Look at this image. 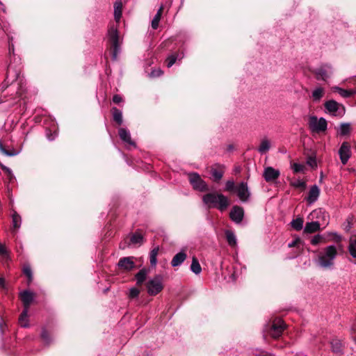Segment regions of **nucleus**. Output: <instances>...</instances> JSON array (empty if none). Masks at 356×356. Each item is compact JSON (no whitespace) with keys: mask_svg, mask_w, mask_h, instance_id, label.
<instances>
[{"mask_svg":"<svg viewBox=\"0 0 356 356\" xmlns=\"http://www.w3.org/2000/svg\"><path fill=\"white\" fill-rule=\"evenodd\" d=\"M163 10V6H161L159 8V9L157 10L156 14L154 15V17L152 21L151 26H152V28L154 30L157 29V28L159 27V22L161 18Z\"/></svg>","mask_w":356,"mask_h":356,"instance_id":"nucleus-28","label":"nucleus"},{"mask_svg":"<svg viewBox=\"0 0 356 356\" xmlns=\"http://www.w3.org/2000/svg\"><path fill=\"white\" fill-rule=\"evenodd\" d=\"M191 270L195 275H199L202 271L201 266L196 257H193L191 265Z\"/></svg>","mask_w":356,"mask_h":356,"instance_id":"nucleus-33","label":"nucleus"},{"mask_svg":"<svg viewBox=\"0 0 356 356\" xmlns=\"http://www.w3.org/2000/svg\"><path fill=\"white\" fill-rule=\"evenodd\" d=\"M177 58H178V55H177V54H172V55L169 56L166 59L167 67H172L173 65V64L176 62Z\"/></svg>","mask_w":356,"mask_h":356,"instance_id":"nucleus-40","label":"nucleus"},{"mask_svg":"<svg viewBox=\"0 0 356 356\" xmlns=\"http://www.w3.org/2000/svg\"><path fill=\"white\" fill-rule=\"evenodd\" d=\"M319 195H320L319 188L316 185H314L309 189L308 196L306 198V200L309 204H312L318 200Z\"/></svg>","mask_w":356,"mask_h":356,"instance_id":"nucleus-19","label":"nucleus"},{"mask_svg":"<svg viewBox=\"0 0 356 356\" xmlns=\"http://www.w3.org/2000/svg\"><path fill=\"white\" fill-rule=\"evenodd\" d=\"M320 221H313L311 222H307L304 228V232L307 234L314 233L320 230Z\"/></svg>","mask_w":356,"mask_h":356,"instance_id":"nucleus-22","label":"nucleus"},{"mask_svg":"<svg viewBox=\"0 0 356 356\" xmlns=\"http://www.w3.org/2000/svg\"><path fill=\"white\" fill-rule=\"evenodd\" d=\"M118 266L125 270H131L135 268V264L131 257H123L120 259Z\"/></svg>","mask_w":356,"mask_h":356,"instance_id":"nucleus-18","label":"nucleus"},{"mask_svg":"<svg viewBox=\"0 0 356 356\" xmlns=\"http://www.w3.org/2000/svg\"><path fill=\"white\" fill-rule=\"evenodd\" d=\"M122 3L120 0H118L114 3V17L117 22H118L122 17Z\"/></svg>","mask_w":356,"mask_h":356,"instance_id":"nucleus-25","label":"nucleus"},{"mask_svg":"<svg viewBox=\"0 0 356 356\" xmlns=\"http://www.w3.org/2000/svg\"><path fill=\"white\" fill-rule=\"evenodd\" d=\"M322 239H323V236L320 234H317L312 238L311 243L314 245H316L318 244L319 243H321Z\"/></svg>","mask_w":356,"mask_h":356,"instance_id":"nucleus-47","label":"nucleus"},{"mask_svg":"<svg viewBox=\"0 0 356 356\" xmlns=\"http://www.w3.org/2000/svg\"><path fill=\"white\" fill-rule=\"evenodd\" d=\"M334 236H336V241H341V236H339V235H338V234H334Z\"/></svg>","mask_w":356,"mask_h":356,"instance_id":"nucleus-56","label":"nucleus"},{"mask_svg":"<svg viewBox=\"0 0 356 356\" xmlns=\"http://www.w3.org/2000/svg\"><path fill=\"white\" fill-rule=\"evenodd\" d=\"M337 256V250L334 245H328L318 254L317 263L325 269H330L334 265V259Z\"/></svg>","mask_w":356,"mask_h":356,"instance_id":"nucleus-1","label":"nucleus"},{"mask_svg":"<svg viewBox=\"0 0 356 356\" xmlns=\"http://www.w3.org/2000/svg\"><path fill=\"white\" fill-rule=\"evenodd\" d=\"M41 337L46 343H49V342L51 341L50 337L46 330H42V333H41Z\"/></svg>","mask_w":356,"mask_h":356,"instance_id":"nucleus-46","label":"nucleus"},{"mask_svg":"<svg viewBox=\"0 0 356 356\" xmlns=\"http://www.w3.org/2000/svg\"><path fill=\"white\" fill-rule=\"evenodd\" d=\"M108 36L112 51V58L113 60H116L118 54L120 53V45L122 42L117 28L113 26H111L108 31Z\"/></svg>","mask_w":356,"mask_h":356,"instance_id":"nucleus-3","label":"nucleus"},{"mask_svg":"<svg viewBox=\"0 0 356 356\" xmlns=\"http://www.w3.org/2000/svg\"><path fill=\"white\" fill-rule=\"evenodd\" d=\"M23 273L26 276L28 277L29 281L32 280V270L30 266H24L23 268Z\"/></svg>","mask_w":356,"mask_h":356,"instance_id":"nucleus-44","label":"nucleus"},{"mask_svg":"<svg viewBox=\"0 0 356 356\" xmlns=\"http://www.w3.org/2000/svg\"><path fill=\"white\" fill-rule=\"evenodd\" d=\"M112 114L113 120L118 123L119 125L122 124V113L120 110L118 109L115 107L112 108Z\"/></svg>","mask_w":356,"mask_h":356,"instance_id":"nucleus-30","label":"nucleus"},{"mask_svg":"<svg viewBox=\"0 0 356 356\" xmlns=\"http://www.w3.org/2000/svg\"><path fill=\"white\" fill-rule=\"evenodd\" d=\"M140 293L139 289L136 288H132L129 291V297L131 298H134L138 296Z\"/></svg>","mask_w":356,"mask_h":356,"instance_id":"nucleus-48","label":"nucleus"},{"mask_svg":"<svg viewBox=\"0 0 356 356\" xmlns=\"http://www.w3.org/2000/svg\"><path fill=\"white\" fill-rule=\"evenodd\" d=\"M339 154L342 164L346 165L351 156L350 145L348 142H343L341 144Z\"/></svg>","mask_w":356,"mask_h":356,"instance_id":"nucleus-13","label":"nucleus"},{"mask_svg":"<svg viewBox=\"0 0 356 356\" xmlns=\"http://www.w3.org/2000/svg\"><path fill=\"white\" fill-rule=\"evenodd\" d=\"M0 151L6 156H15L17 154L15 151L6 150L1 142H0Z\"/></svg>","mask_w":356,"mask_h":356,"instance_id":"nucleus-42","label":"nucleus"},{"mask_svg":"<svg viewBox=\"0 0 356 356\" xmlns=\"http://www.w3.org/2000/svg\"><path fill=\"white\" fill-rule=\"evenodd\" d=\"M332 350L335 353H341L342 352V343L337 339H332L330 342Z\"/></svg>","mask_w":356,"mask_h":356,"instance_id":"nucleus-34","label":"nucleus"},{"mask_svg":"<svg viewBox=\"0 0 356 356\" xmlns=\"http://www.w3.org/2000/svg\"><path fill=\"white\" fill-rule=\"evenodd\" d=\"M238 197L242 202H247L250 196V193L248 189V184L245 182L240 183L236 188Z\"/></svg>","mask_w":356,"mask_h":356,"instance_id":"nucleus-11","label":"nucleus"},{"mask_svg":"<svg viewBox=\"0 0 356 356\" xmlns=\"http://www.w3.org/2000/svg\"><path fill=\"white\" fill-rule=\"evenodd\" d=\"M28 312L29 309H24L19 316V323L22 327H26L29 326Z\"/></svg>","mask_w":356,"mask_h":356,"instance_id":"nucleus-31","label":"nucleus"},{"mask_svg":"<svg viewBox=\"0 0 356 356\" xmlns=\"http://www.w3.org/2000/svg\"><path fill=\"white\" fill-rule=\"evenodd\" d=\"M20 298L23 303L24 309H29L31 303L33 300V293L29 291H24L20 293Z\"/></svg>","mask_w":356,"mask_h":356,"instance_id":"nucleus-17","label":"nucleus"},{"mask_svg":"<svg viewBox=\"0 0 356 356\" xmlns=\"http://www.w3.org/2000/svg\"><path fill=\"white\" fill-rule=\"evenodd\" d=\"M225 167L220 164H216L211 168V175L213 181L218 182L223 177Z\"/></svg>","mask_w":356,"mask_h":356,"instance_id":"nucleus-16","label":"nucleus"},{"mask_svg":"<svg viewBox=\"0 0 356 356\" xmlns=\"http://www.w3.org/2000/svg\"><path fill=\"white\" fill-rule=\"evenodd\" d=\"M326 110L337 116H342L345 113V108L334 100H329L325 103Z\"/></svg>","mask_w":356,"mask_h":356,"instance_id":"nucleus-9","label":"nucleus"},{"mask_svg":"<svg viewBox=\"0 0 356 356\" xmlns=\"http://www.w3.org/2000/svg\"><path fill=\"white\" fill-rule=\"evenodd\" d=\"M146 286L147 293L149 295L155 296L158 294L163 288L162 277L161 275H156L147 282Z\"/></svg>","mask_w":356,"mask_h":356,"instance_id":"nucleus-6","label":"nucleus"},{"mask_svg":"<svg viewBox=\"0 0 356 356\" xmlns=\"http://www.w3.org/2000/svg\"><path fill=\"white\" fill-rule=\"evenodd\" d=\"M19 75V71L15 70L14 67L10 65L8 67L6 77L0 87L1 90L3 92L9 86V85L17 81Z\"/></svg>","mask_w":356,"mask_h":356,"instance_id":"nucleus-8","label":"nucleus"},{"mask_svg":"<svg viewBox=\"0 0 356 356\" xmlns=\"http://www.w3.org/2000/svg\"><path fill=\"white\" fill-rule=\"evenodd\" d=\"M159 251V247H154L149 252V262L152 266H156L157 264V256Z\"/></svg>","mask_w":356,"mask_h":356,"instance_id":"nucleus-29","label":"nucleus"},{"mask_svg":"<svg viewBox=\"0 0 356 356\" xmlns=\"http://www.w3.org/2000/svg\"><path fill=\"white\" fill-rule=\"evenodd\" d=\"M230 218L236 223H240L244 216V210L239 206H234L229 213Z\"/></svg>","mask_w":356,"mask_h":356,"instance_id":"nucleus-15","label":"nucleus"},{"mask_svg":"<svg viewBox=\"0 0 356 356\" xmlns=\"http://www.w3.org/2000/svg\"><path fill=\"white\" fill-rule=\"evenodd\" d=\"M202 200L209 208H217L221 211H225L229 204V201L226 196L216 193H209L204 195Z\"/></svg>","mask_w":356,"mask_h":356,"instance_id":"nucleus-2","label":"nucleus"},{"mask_svg":"<svg viewBox=\"0 0 356 356\" xmlns=\"http://www.w3.org/2000/svg\"><path fill=\"white\" fill-rule=\"evenodd\" d=\"M47 137L49 140H53L57 136L56 131H54L53 134L51 133L49 130L47 131Z\"/></svg>","mask_w":356,"mask_h":356,"instance_id":"nucleus-50","label":"nucleus"},{"mask_svg":"<svg viewBox=\"0 0 356 356\" xmlns=\"http://www.w3.org/2000/svg\"><path fill=\"white\" fill-rule=\"evenodd\" d=\"M236 186H235L234 181L233 180H228L225 184V191H233L236 190Z\"/></svg>","mask_w":356,"mask_h":356,"instance_id":"nucleus-41","label":"nucleus"},{"mask_svg":"<svg viewBox=\"0 0 356 356\" xmlns=\"http://www.w3.org/2000/svg\"><path fill=\"white\" fill-rule=\"evenodd\" d=\"M293 170L294 172H302L305 169V165L300 163H295L293 164Z\"/></svg>","mask_w":356,"mask_h":356,"instance_id":"nucleus-43","label":"nucleus"},{"mask_svg":"<svg viewBox=\"0 0 356 356\" xmlns=\"http://www.w3.org/2000/svg\"><path fill=\"white\" fill-rule=\"evenodd\" d=\"M324 95V89L323 88H317L312 92V98L314 101H319Z\"/></svg>","mask_w":356,"mask_h":356,"instance_id":"nucleus-37","label":"nucleus"},{"mask_svg":"<svg viewBox=\"0 0 356 356\" xmlns=\"http://www.w3.org/2000/svg\"><path fill=\"white\" fill-rule=\"evenodd\" d=\"M122 101V98L120 95H115L113 97V102L115 103V104H119Z\"/></svg>","mask_w":356,"mask_h":356,"instance_id":"nucleus-52","label":"nucleus"},{"mask_svg":"<svg viewBox=\"0 0 356 356\" xmlns=\"http://www.w3.org/2000/svg\"><path fill=\"white\" fill-rule=\"evenodd\" d=\"M0 288L3 289L6 288V281L2 277H0Z\"/></svg>","mask_w":356,"mask_h":356,"instance_id":"nucleus-54","label":"nucleus"},{"mask_svg":"<svg viewBox=\"0 0 356 356\" xmlns=\"http://www.w3.org/2000/svg\"><path fill=\"white\" fill-rule=\"evenodd\" d=\"M22 225L21 216L14 211L12 213V231H17Z\"/></svg>","mask_w":356,"mask_h":356,"instance_id":"nucleus-24","label":"nucleus"},{"mask_svg":"<svg viewBox=\"0 0 356 356\" xmlns=\"http://www.w3.org/2000/svg\"><path fill=\"white\" fill-rule=\"evenodd\" d=\"M147 275V270L146 269H141L136 275V279L137 284L140 285L145 280Z\"/></svg>","mask_w":356,"mask_h":356,"instance_id":"nucleus-35","label":"nucleus"},{"mask_svg":"<svg viewBox=\"0 0 356 356\" xmlns=\"http://www.w3.org/2000/svg\"><path fill=\"white\" fill-rule=\"evenodd\" d=\"M309 128L313 133H320L326 131L327 123L325 118H320L319 119L314 115L309 118L308 122Z\"/></svg>","mask_w":356,"mask_h":356,"instance_id":"nucleus-4","label":"nucleus"},{"mask_svg":"<svg viewBox=\"0 0 356 356\" xmlns=\"http://www.w3.org/2000/svg\"><path fill=\"white\" fill-rule=\"evenodd\" d=\"M162 74H163V71L159 68V69L152 70V71L149 74V76L151 77H158V76H160Z\"/></svg>","mask_w":356,"mask_h":356,"instance_id":"nucleus-49","label":"nucleus"},{"mask_svg":"<svg viewBox=\"0 0 356 356\" xmlns=\"http://www.w3.org/2000/svg\"><path fill=\"white\" fill-rule=\"evenodd\" d=\"M6 249L4 245L0 243V254L4 255L6 254Z\"/></svg>","mask_w":356,"mask_h":356,"instance_id":"nucleus-53","label":"nucleus"},{"mask_svg":"<svg viewBox=\"0 0 356 356\" xmlns=\"http://www.w3.org/2000/svg\"><path fill=\"white\" fill-rule=\"evenodd\" d=\"M186 257L187 255L185 251H180L173 257L171 261V266L172 267H177L180 266L186 260Z\"/></svg>","mask_w":356,"mask_h":356,"instance_id":"nucleus-21","label":"nucleus"},{"mask_svg":"<svg viewBox=\"0 0 356 356\" xmlns=\"http://www.w3.org/2000/svg\"><path fill=\"white\" fill-rule=\"evenodd\" d=\"M280 175L279 170H276L273 167H266L264 168L263 177L267 182L276 180Z\"/></svg>","mask_w":356,"mask_h":356,"instance_id":"nucleus-14","label":"nucleus"},{"mask_svg":"<svg viewBox=\"0 0 356 356\" xmlns=\"http://www.w3.org/2000/svg\"><path fill=\"white\" fill-rule=\"evenodd\" d=\"M348 250L350 254L356 259V235L350 236Z\"/></svg>","mask_w":356,"mask_h":356,"instance_id":"nucleus-27","label":"nucleus"},{"mask_svg":"<svg viewBox=\"0 0 356 356\" xmlns=\"http://www.w3.org/2000/svg\"><path fill=\"white\" fill-rule=\"evenodd\" d=\"M350 131V124L349 123H342L339 127V134L342 136L347 135Z\"/></svg>","mask_w":356,"mask_h":356,"instance_id":"nucleus-39","label":"nucleus"},{"mask_svg":"<svg viewBox=\"0 0 356 356\" xmlns=\"http://www.w3.org/2000/svg\"><path fill=\"white\" fill-rule=\"evenodd\" d=\"M118 134H119V136L120 138V139L130 145H132V146H136V144L135 143L131 140V134L129 133V131L124 129V128H120L119 130H118Z\"/></svg>","mask_w":356,"mask_h":356,"instance_id":"nucleus-20","label":"nucleus"},{"mask_svg":"<svg viewBox=\"0 0 356 356\" xmlns=\"http://www.w3.org/2000/svg\"><path fill=\"white\" fill-rule=\"evenodd\" d=\"M312 220L317 219V221H320L321 225L325 226L328 225L329 216L323 209H317L314 210L309 215Z\"/></svg>","mask_w":356,"mask_h":356,"instance_id":"nucleus-12","label":"nucleus"},{"mask_svg":"<svg viewBox=\"0 0 356 356\" xmlns=\"http://www.w3.org/2000/svg\"><path fill=\"white\" fill-rule=\"evenodd\" d=\"M225 236L228 244L232 247H235L237 243L236 237L235 234L229 230L225 232Z\"/></svg>","mask_w":356,"mask_h":356,"instance_id":"nucleus-32","label":"nucleus"},{"mask_svg":"<svg viewBox=\"0 0 356 356\" xmlns=\"http://www.w3.org/2000/svg\"><path fill=\"white\" fill-rule=\"evenodd\" d=\"M304 220L302 218H297L291 222V227L296 231H300L303 227Z\"/></svg>","mask_w":356,"mask_h":356,"instance_id":"nucleus-36","label":"nucleus"},{"mask_svg":"<svg viewBox=\"0 0 356 356\" xmlns=\"http://www.w3.org/2000/svg\"><path fill=\"white\" fill-rule=\"evenodd\" d=\"M255 356H275V355L271 353H269L257 350L256 353H255Z\"/></svg>","mask_w":356,"mask_h":356,"instance_id":"nucleus-51","label":"nucleus"},{"mask_svg":"<svg viewBox=\"0 0 356 356\" xmlns=\"http://www.w3.org/2000/svg\"><path fill=\"white\" fill-rule=\"evenodd\" d=\"M292 186L295 188H305L306 186V184L301 179H298L296 181L292 183Z\"/></svg>","mask_w":356,"mask_h":356,"instance_id":"nucleus-45","label":"nucleus"},{"mask_svg":"<svg viewBox=\"0 0 356 356\" xmlns=\"http://www.w3.org/2000/svg\"><path fill=\"white\" fill-rule=\"evenodd\" d=\"M130 241L133 244L140 245L143 241V237L140 233L136 232L131 236Z\"/></svg>","mask_w":356,"mask_h":356,"instance_id":"nucleus-38","label":"nucleus"},{"mask_svg":"<svg viewBox=\"0 0 356 356\" xmlns=\"http://www.w3.org/2000/svg\"><path fill=\"white\" fill-rule=\"evenodd\" d=\"M191 184L195 190L204 192L208 191L207 183L201 178L199 174L193 172L188 174Z\"/></svg>","mask_w":356,"mask_h":356,"instance_id":"nucleus-7","label":"nucleus"},{"mask_svg":"<svg viewBox=\"0 0 356 356\" xmlns=\"http://www.w3.org/2000/svg\"><path fill=\"white\" fill-rule=\"evenodd\" d=\"M296 243V241H293L292 243L289 244V247H293V246H295Z\"/></svg>","mask_w":356,"mask_h":356,"instance_id":"nucleus-57","label":"nucleus"},{"mask_svg":"<svg viewBox=\"0 0 356 356\" xmlns=\"http://www.w3.org/2000/svg\"><path fill=\"white\" fill-rule=\"evenodd\" d=\"M333 90L334 91L337 92L341 97L344 98L350 97L356 94V90H344L337 86L334 87Z\"/></svg>","mask_w":356,"mask_h":356,"instance_id":"nucleus-26","label":"nucleus"},{"mask_svg":"<svg viewBox=\"0 0 356 356\" xmlns=\"http://www.w3.org/2000/svg\"><path fill=\"white\" fill-rule=\"evenodd\" d=\"M4 102V100H3V99H1V100H0V103H1V102Z\"/></svg>","mask_w":356,"mask_h":356,"instance_id":"nucleus-58","label":"nucleus"},{"mask_svg":"<svg viewBox=\"0 0 356 356\" xmlns=\"http://www.w3.org/2000/svg\"><path fill=\"white\" fill-rule=\"evenodd\" d=\"M270 140L267 138H264L261 139L257 150L261 154H264L270 150Z\"/></svg>","mask_w":356,"mask_h":356,"instance_id":"nucleus-23","label":"nucleus"},{"mask_svg":"<svg viewBox=\"0 0 356 356\" xmlns=\"http://www.w3.org/2000/svg\"><path fill=\"white\" fill-rule=\"evenodd\" d=\"M269 327H266V331L272 337L276 339L280 337L282 332L285 328V324L283 321L280 318L275 319L270 325H268Z\"/></svg>","mask_w":356,"mask_h":356,"instance_id":"nucleus-5","label":"nucleus"},{"mask_svg":"<svg viewBox=\"0 0 356 356\" xmlns=\"http://www.w3.org/2000/svg\"><path fill=\"white\" fill-rule=\"evenodd\" d=\"M314 74L318 80L326 81L332 74V67L329 65H321L315 70Z\"/></svg>","mask_w":356,"mask_h":356,"instance_id":"nucleus-10","label":"nucleus"},{"mask_svg":"<svg viewBox=\"0 0 356 356\" xmlns=\"http://www.w3.org/2000/svg\"><path fill=\"white\" fill-rule=\"evenodd\" d=\"M13 52H14V46H13V44H10L9 45V53L11 54Z\"/></svg>","mask_w":356,"mask_h":356,"instance_id":"nucleus-55","label":"nucleus"}]
</instances>
